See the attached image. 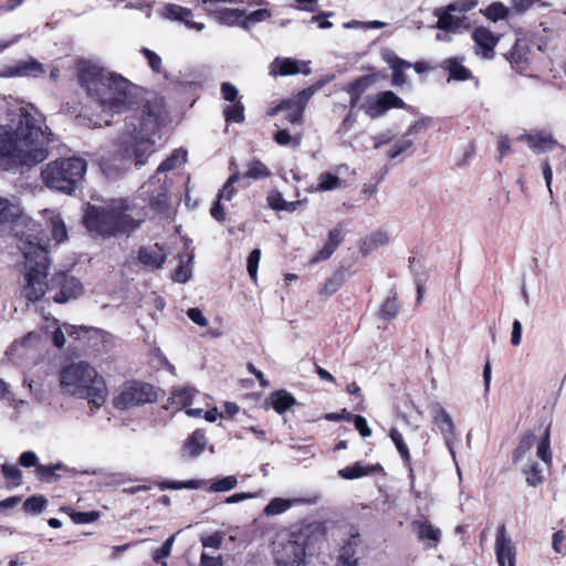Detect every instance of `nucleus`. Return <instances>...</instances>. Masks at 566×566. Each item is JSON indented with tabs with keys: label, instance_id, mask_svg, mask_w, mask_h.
Returning <instances> with one entry per match:
<instances>
[{
	"label": "nucleus",
	"instance_id": "1",
	"mask_svg": "<svg viewBox=\"0 0 566 566\" xmlns=\"http://www.w3.org/2000/svg\"><path fill=\"white\" fill-rule=\"evenodd\" d=\"M51 142L52 133L41 116L21 108L14 130L0 125V165L8 170L31 168L48 158Z\"/></svg>",
	"mask_w": 566,
	"mask_h": 566
},
{
	"label": "nucleus",
	"instance_id": "2",
	"mask_svg": "<svg viewBox=\"0 0 566 566\" xmlns=\"http://www.w3.org/2000/svg\"><path fill=\"white\" fill-rule=\"evenodd\" d=\"M165 114L164 102L160 97L147 101L143 109V118L137 127L133 120L126 124L127 133L120 137L122 154L114 158H103L101 167L107 177L114 178L133 160L137 168L146 164L147 158L155 151L151 135L160 125Z\"/></svg>",
	"mask_w": 566,
	"mask_h": 566
},
{
	"label": "nucleus",
	"instance_id": "3",
	"mask_svg": "<svg viewBox=\"0 0 566 566\" xmlns=\"http://www.w3.org/2000/svg\"><path fill=\"white\" fill-rule=\"evenodd\" d=\"M19 249L25 259L24 294L29 301H39L48 291L57 290L53 294L56 303H65L82 294L83 287L78 280L66 273H57L50 282L48 275V252L45 247L32 235L20 239Z\"/></svg>",
	"mask_w": 566,
	"mask_h": 566
},
{
	"label": "nucleus",
	"instance_id": "4",
	"mask_svg": "<svg viewBox=\"0 0 566 566\" xmlns=\"http://www.w3.org/2000/svg\"><path fill=\"white\" fill-rule=\"evenodd\" d=\"M77 70L81 85L103 112L120 114L138 104L140 88L122 75L86 60Z\"/></svg>",
	"mask_w": 566,
	"mask_h": 566
},
{
	"label": "nucleus",
	"instance_id": "5",
	"mask_svg": "<svg viewBox=\"0 0 566 566\" xmlns=\"http://www.w3.org/2000/svg\"><path fill=\"white\" fill-rule=\"evenodd\" d=\"M324 531L319 523L303 524L290 532L277 535L273 553L277 566H300L307 552L323 539Z\"/></svg>",
	"mask_w": 566,
	"mask_h": 566
},
{
	"label": "nucleus",
	"instance_id": "6",
	"mask_svg": "<svg viewBox=\"0 0 566 566\" xmlns=\"http://www.w3.org/2000/svg\"><path fill=\"white\" fill-rule=\"evenodd\" d=\"M60 386L65 394L99 407L106 401L107 389L102 376L85 361L71 363L60 371Z\"/></svg>",
	"mask_w": 566,
	"mask_h": 566
},
{
	"label": "nucleus",
	"instance_id": "7",
	"mask_svg": "<svg viewBox=\"0 0 566 566\" xmlns=\"http://www.w3.org/2000/svg\"><path fill=\"white\" fill-rule=\"evenodd\" d=\"M84 224L88 231L102 237L130 232L138 227L133 209L124 199L114 200L107 207L88 206L84 214Z\"/></svg>",
	"mask_w": 566,
	"mask_h": 566
},
{
	"label": "nucleus",
	"instance_id": "8",
	"mask_svg": "<svg viewBox=\"0 0 566 566\" xmlns=\"http://www.w3.org/2000/svg\"><path fill=\"white\" fill-rule=\"evenodd\" d=\"M86 170L87 163L82 158H60L45 165L41 177L46 187L72 193L84 179Z\"/></svg>",
	"mask_w": 566,
	"mask_h": 566
},
{
	"label": "nucleus",
	"instance_id": "9",
	"mask_svg": "<svg viewBox=\"0 0 566 566\" xmlns=\"http://www.w3.org/2000/svg\"><path fill=\"white\" fill-rule=\"evenodd\" d=\"M156 400L157 391L150 384L127 381L114 398V406L119 410H127Z\"/></svg>",
	"mask_w": 566,
	"mask_h": 566
},
{
	"label": "nucleus",
	"instance_id": "10",
	"mask_svg": "<svg viewBox=\"0 0 566 566\" xmlns=\"http://www.w3.org/2000/svg\"><path fill=\"white\" fill-rule=\"evenodd\" d=\"M207 4L206 11L212 15L219 23L224 25H240L242 28L243 12L242 9L227 8L224 3H237L235 0H201Z\"/></svg>",
	"mask_w": 566,
	"mask_h": 566
},
{
	"label": "nucleus",
	"instance_id": "11",
	"mask_svg": "<svg viewBox=\"0 0 566 566\" xmlns=\"http://www.w3.org/2000/svg\"><path fill=\"white\" fill-rule=\"evenodd\" d=\"M429 411L434 424L439 428L444 443L452 457L455 460V452L453 449V441L455 439L454 433V423L451 419V416L447 412L444 407L440 402H432L429 406Z\"/></svg>",
	"mask_w": 566,
	"mask_h": 566
},
{
	"label": "nucleus",
	"instance_id": "12",
	"mask_svg": "<svg viewBox=\"0 0 566 566\" xmlns=\"http://www.w3.org/2000/svg\"><path fill=\"white\" fill-rule=\"evenodd\" d=\"M495 556L499 566H516V548L504 525L496 531Z\"/></svg>",
	"mask_w": 566,
	"mask_h": 566
},
{
	"label": "nucleus",
	"instance_id": "13",
	"mask_svg": "<svg viewBox=\"0 0 566 566\" xmlns=\"http://www.w3.org/2000/svg\"><path fill=\"white\" fill-rule=\"evenodd\" d=\"M308 63L291 57H275L270 64L269 73L272 76H287L297 73L310 74Z\"/></svg>",
	"mask_w": 566,
	"mask_h": 566
},
{
	"label": "nucleus",
	"instance_id": "14",
	"mask_svg": "<svg viewBox=\"0 0 566 566\" xmlns=\"http://www.w3.org/2000/svg\"><path fill=\"white\" fill-rule=\"evenodd\" d=\"M405 106L403 101L398 97L394 92L386 91L381 93L374 103L368 105L366 114L371 118H377L384 115L388 109L396 107L402 108Z\"/></svg>",
	"mask_w": 566,
	"mask_h": 566
},
{
	"label": "nucleus",
	"instance_id": "15",
	"mask_svg": "<svg viewBox=\"0 0 566 566\" xmlns=\"http://www.w3.org/2000/svg\"><path fill=\"white\" fill-rule=\"evenodd\" d=\"M44 74L43 65L34 59L21 61L14 66L7 67L0 75L3 77H38Z\"/></svg>",
	"mask_w": 566,
	"mask_h": 566
},
{
	"label": "nucleus",
	"instance_id": "16",
	"mask_svg": "<svg viewBox=\"0 0 566 566\" xmlns=\"http://www.w3.org/2000/svg\"><path fill=\"white\" fill-rule=\"evenodd\" d=\"M473 40L476 45V53L485 59L493 57L494 48L499 41L488 28L479 27L473 32Z\"/></svg>",
	"mask_w": 566,
	"mask_h": 566
},
{
	"label": "nucleus",
	"instance_id": "17",
	"mask_svg": "<svg viewBox=\"0 0 566 566\" xmlns=\"http://www.w3.org/2000/svg\"><path fill=\"white\" fill-rule=\"evenodd\" d=\"M163 17L171 21L184 22L189 29H195L197 31H202L205 29V24L202 22H195L190 19L192 17L190 9L178 4H167L163 10Z\"/></svg>",
	"mask_w": 566,
	"mask_h": 566
},
{
	"label": "nucleus",
	"instance_id": "18",
	"mask_svg": "<svg viewBox=\"0 0 566 566\" xmlns=\"http://www.w3.org/2000/svg\"><path fill=\"white\" fill-rule=\"evenodd\" d=\"M459 9V4L451 3L444 11L437 9L434 14L438 17L437 28L440 30L455 32L463 23V19L453 14Z\"/></svg>",
	"mask_w": 566,
	"mask_h": 566
},
{
	"label": "nucleus",
	"instance_id": "19",
	"mask_svg": "<svg viewBox=\"0 0 566 566\" xmlns=\"http://www.w3.org/2000/svg\"><path fill=\"white\" fill-rule=\"evenodd\" d=\"M518 139L525 142L528 147L536 154L552 150L556 145V142L553 139V137L544 133L535 135H521Z\"/></svg>",
	"mask_w": 566,
	"mask_h": 566
},
{
	"label": "nucleus",
	"instance_id": "20",
	"mask_svg": "<svg viewBox=\"0 0 566 566\" xmlns=\"http://www.w3.org/2000/svg\"><path fill=\"white\" fill-rule=\"evenodd\" d=\"M138 259L147 266L160 268L166 260V255L159 244H154L153 247L140 248Z\"/></svg>",
	"mask_w": 566,
	"mask_h": 566
},
{
	"label": "nucleus",
	"instance_id": "21",
	"mask_svg": "<svg viewBox=\"0 0 566 566\" xmlns=\"http://www.w3.org/2000/svg\"><path fill=\"white\" fill-rule=\"evenodd\" d=\"M201 397L200 392L190 386L174 388L171 392V402L180 408L190 407L195 400Z\"/></svg>",
	"mask_w": 566,
	"mask_h": 566
},
{
	"label": "nucleus",
	"instance_id": "22",
	"mask_svg": "<svg viewBox=\"0 0 566 566\" xmlns=\"http://www.w3.org/2000/svg\"><path fill=\"white\" fill-rule=\"evenodd\" d=\"M21 212L17 202L0 197V224L11 226L21 216Z\"/></svg>",
	"mask_w": 566,
	"mask_h": 566
},
{
	"label": "nucleus",
	"instance_id": "23",
	"mask_svg": "<svg viewBox=\"0 0 566 566\" xmlns=\"http://www.w3.org/2000/svg\"><path fill=\"white\" fill-rule=\"evenodd\" d=\"M441 67L449 73L448 81H465L471 77V72L462 65V62L455 57L447 59Z\"/></svg>",
	"mask_w": 566,
	"mask_h": 566
},
{
	"label": "nucleus",
	"instance_id": "24",
	"mask_svg": "<svg viewBox=\"0 0 566 566\" xmlns=\"http://www.w3.org/2000/svg\"><path fill=\"white\" fill-rule=\"evenodd\" d=\"M412 528L417 532L419 539L431 541L434 545L441 538L440 528L433 526L429 521H413Z\"/></svg>",
	"mask_w": 566,
	"mask_h": 566
},
{
	"label": "nucleus",
	"instance_id": "25",
	"mask_svg": "<svg viewBox=\"0 0 566 566\" xmlns=\"http://www.w3.org/2000/svg\"><path fill=\"white\" fill-rule=\"evenodd\" d=\"M284 112V118L291 124H301L303 122V113L301 107H295L294 105H285V99H283L279 105L271 108L268 114L270 116H275L279 113Z\"/></svg>",
	"mask_w": 566,
	"mask_h": 566
},
{
	"label": "nucleus",
	"instance_id": "26",
	"mask_svg": "<svg viewBox=\"0 0 566 566\" xmlns=\"http://www.w3.org/2000/svg\"><path fill=\"white\" fill-rule=\"evenodd\" d=\"M206 444L207 440L205 433L201 430H196L186 440L184 452L191 458L198 457L205 450Z\"/></svg>",
	"mask_w": 566,
	"mask_h": 566
},
{
	"label": "nucleus",
	"instance_id": "27",
	"mask_svg": "<svg viewBox=\"0 0 566 566\" xmlns=\"http://www.w3.org/2000/svg\"><path fill=\"white\" fill-rule=\"evenodd\" d=\"M387 61L392 69V84L396 86L403 85L407 81L405 71L410 69L412 64L396 55H390Z\"/></svg>",
	"mask_w": 566,
	"mask_h": 566
},
{
	"label": "nucleus",
	"instance_id": "28",
	"mask_svg": "<svg viewBox=\"0 0 566 566\" xmlns=\"http://www.w3.org/2000/svg\"><path fill=\"white\" fill-rule=\"evenodd\" d=\"M380 469H381V467L379 464L361 465L359 462H356L352 467H346L344 469H340L338 471V475L345 480H354V479H358V478L368 475L369 473L380 470Z\"/></svg>",
	"mask_w": 566,
	"mask_h": 566
},
{
	"label": "nucleus",
	"instance_id": "29",
	"mask_svg": "<svg viewBox=\"0 0 566 566\" xmlns=\"http://www.w3.org/2000/svg\"><path fill=\"white\" fill-rule=\"evenodd\" d=\"M359 543L358 534H353L352 538L340 548L339 558L343 562V566H357V559L355 558L356 547Z\"/></svg>",
	"mask_w": 566,
	"mask_h": 566
},
{
	"label": "nucleus",
	"instance_id": "30",
	"mask_svg": "<svg viewBox=\"0 0 566 566\" xmlns=\"http://www.w3.org/2000/svg\"><path fill=\"white\" fill-rule=\"evenodd\" d=\"M295 402V398L284 390L276 391L270 397V403L277 413H283Z\"/></svg>",
	"mask_w": 566,
	"mask_h": 566
},
{
	"label": "nucleus",
	"instance_id": "31",
	"mask_svg": "<svg viewBox=\"0 0 566 566\" xmlns=\"http://www.w3.org/2000/svg\"><path fill=\"white\" fill-rule=\"evenodd\" d=\"M389 242V237L386 232L378 231L370 237L366 238L360 245V251L364 255L369 254L375 249L382 247Z\"/></svg>",
	"mask_w": 566,
	"mask_h": 566
},
{
	"label": "nucleus",
	"instance_id": "32",
	"mask_svg": "<svg viewBox=\"0 0 566 566\" xmlns=\"http://www.w3.org/2000/svg\"><path fill=\"white\" fill-rule=\"evenodd\" d=\"M301 500H289L282 497L272 499L269 504L264 509V514L266 515H277L290 510L295 503H300Z\"/></svg>",
	"mask_w": 566,
	"mask_h": 566
},
{
	"label": "nucleus",
	"instance_id": "33",
	"mask_svg": "<svg viewBox=\"0 0 566 566\" xmlns=\"http://www.w3.org/2000/svg\"><path fill=\"white\" fill-rule=\"evenodd\" d=\"M64 469V465L61 463H56L53 465H43L39 464L36 465L35 473L36 478L40 481L52 483L60 479V475L57 474V471Z\"/></svg>",
	"mask_w": 566,
	"mask_h": 566
},
{
	"label": "nucleus",
	"instance_id": "34",
	"mask_svg": "<svg viewBox=\"0 0 566 566\" xmlns=\"http://www.w3.org/2000/svg\"><path fill=\"white\" fill-rule=\"evenodd\" d=\"M272 17V12L269 9H258L249 14L243 12L242 28L250 30L256 23L263 22Z\"/></svg>",
	"mask_w": 566,
	"mask_h": 566
},
{
	"label": "nucleus",
	"instance_id": "35",
	"mask_svg": "<svg viewBox=\"0 0 566 566\" xmlns=\"http://www.w3.org/2000/svg\"><path fill=\"white\" fill-rule=\"evenodd\" d=\"M271 175L269 168L260 160H251L247 165V170L242 175L245 178L263 179Z\"/></svg>",
	"mask_w": 566,
	"mask_h": 566
},
{
	"label": "nucleus",
	"instance_id": "36",
	"mask_svg": "<svg viewBox=\"0 0 566 566\" xmlns=\"http://www.w3.org/2000/svg\"><path fill=\"white\" fill-rule=\"evenodd\" d=\"M187 153L185 150H175L170 157L165 159L159 167L157 168V172H167L175 169L178 164L186 161Z\"/></svg>",
	"mask_w": 566,
	"mask_h": 566
},
{
	"label": "nucleus",
	"instance_id": "37",
	"mask_svg": "<svg viewBox=\"0 0 566 566\" xmlns=\"http://www.w3.org/2000/svg\"><path fill=\"white\" fill-rule=\"evenodd\" d=\"M536 437L533 433H526L520 440L513 452V461L518 462L534 446Z\"/></svg>",
	"mask_w": 566,
	"mask_h": 566
},
{
	"label": "nucleus",
	"instance_id": "38",
	"mask_svg": "<svg viewBox=\"0 0 566 566\" xmlns=\"http://www.w3.org/2000/svg\"><path fill=\"white\" fill-rule=\"evenodd\" d=\"M316 90H317L316 86L307 87V88L298 92L292 98L285 99V105L290 104V105H294L295 107H301V111L304 112L308 99L314 95Z\"/></svg>",
	"mask_w": 566,
	"mask_h": 566
},
{
	"label": "nucleus",
	"instance_id": "39",
	"mask_svg": "<svg viewBox=\"0 0 566 566\" xmlns=\"http://www.w3.org/2000/svg\"><path fill=\"white\" fill-rule=\"evenodd\" d=\"M390 439L392 440V442L395 443L400 457L402 458L403 462L406 464H409L410 463V460H411V457H410V452H409V449L403 440V437L402 434L396 429V428H392L390 430Z\"/></svg>",
	"mask_w": 566,
	"mask_h": 566
},
{
	"label": "nucleus",
	"instance_id": "40",
	"mask_svg": "<svg viewBox=\"0 0 566 566\" xmlns=\"http://www.w3.org/2000/svg\"><path fill=\"white\" fill-rule=\"evenodd\" d=\"M203 484V481L201 480H189L187 482H177V481H163L158 482L157 486L160 490H181V489H190V490H197L201 488Z\"/></svg>",
	"mask_w": 566,
	"mask_h": 566
},
{
	"label": "nucleus",
	"instance_id": "41",
	"mask_svg": "<svg viewBox=\"0 0 566 566\" xmlns=\"http://www.w3.org/2000/svg\"><path fill=\"white\" fill-rule=\"evenodd\" d=\"M398 312L399 304L397 302L396 295H394L384 301L379 310V316L382 319L390 321L397 316Z\"/></svg>",
	"mask_w": 566,
	"mask_h": 566
},
{
	"label": "nucleus",
	"instance_id": "42",
	"mask_svg": "<svg viewBox=\"0 0 566 566\" xmlns=\"http://www.w3.org/2000/svg\"><path fill=\"white\" fill-rule=\"evenodd\" d=\"M228 123H242L244 120V106L241 102H235L223 109Z\"/></svg>",
	"mask_w": 566,
	"mask_h": 566
},
{
	"label": "nucleus",
	"instance_id": "43",
	"mask_svg": "<svg viewBox=\"0 0 566 566\" xmlns=\"http://www.w3.org/2000/svg\"><path fill=\"white\" fill-rule=\"evenodd\" d=\"M52 238L57 242H64L67 239L65 224L60 216H52L50 220Z\"/></svg>",
	"mask_w": 566,
	"mask_h": 566
},
{
	"label": "nucleus",
	"instance_id": "44",
	"mask_svg": "<svg viewBox=\"0 0 566 566\" xmlns=\"http://www.w3.org/2000/svg\"><path fill=\"white\" fill-rule=\"evenodd\" d=\"M238 484V479L234 475H228L212 481L209 490L211 492H228L234 489Z\"/></svg>",
	"mask_w": 566,
	"mask_h": 566
},
{
	"label": "nucleus",
	"instance_id": "45",
	"mask_svg": "<svg viewBox=\"0 0 566 566\" xmlns=\"http://www.w3.org/2000/svg\"><path fill=\"white\" fill-rule=\"evenodd\" d=\"M373 75L360 76L355 82L350 83L345 90L346 92H354L355 96H360L373 83H375Z\"/></svg>",
	"mask_w": 566,
	"mask_h": 566
},
{
	"label": "nucleus",
	"instance_id": "46",
	"mask_svg": "<svg viewBox=\"0 0 566 566\" xmlns=\"http://www.w3.org/2000/svg\"><path fill=\"white\" fill-rule=\"evenodd\" d=\"M175 539L176 535H171L169 538L166 539L161 547L157 548L154 552L153 559L156 563H160L163 566L167 565V563L164 559L170 556Z\"/></svg>",
	"mask_w": 566,
	"mask_h": 566
},
{
	"label": "nucleus",
	"instance_id": "47",
	"mask_svg": "<svg viewBox=\"0 0 566 566\" xmlns=\"http://www.w3.org/2000/svg\"><path fill=\"white\" fill-rule=\"evenodd\" d=\"M46 503L48 500L42 495L31 496L23 503V509L27 513L39 514L44 510Z\"/></svg>",
	"mask_w": 566,
	"mask_h": 566
},
{
	"label": "nucleus",
	"instance_id": "48",
	"mask_svg": "<svg viewBox=\"0 0 566 566\" xmlns=\"http://www.w3.org/2000/svg\"><path fill=\"white\" fill-rule=\"evenodd\" d=\"M524 474L526 478V483L531 486H536L543 481L542 470L535 462H531L524 468Z\"/></svg>",
	"mask_w": 566,
	"mask_h": 566
},
{
	"label": "nucleus",
	"instance_id": "49",
	"mask_svg": "<svg viewBox=\"0 0 566 566\" xmlns=\"http://www.w3.org/2000/svg\"><path fill=\"white\" fill-rule=\"evenodd\" d=\"M507 12L509 9L503 3L493 2L485 9L484 15L492 21H497L506 18Z\"/></svg>",
	"mask_w": 566,
	"mask_h": 566
},
{
	"label": "nucleus",
	"instance_id": "50",
	"mask_svg": "<svg viewBox=\"0 0 566 566\" xmlns=\"http://www.w3.org/2000/svg\"><path fill=\"white\" fill-rule=\"evenodd\" d=\"M241 177L242 176L239 172L232 174L220 190L218 199L227 201L231 200L235 192L233 184L237 182Z\"/></svg>",
	"mask_w": 566,
	"mask_h": 566
},
{
	"label": "nucleus",
	"instance_id": "51",
	"mask_svg": "<svg viewBox=\"0 0 566 566\" xmlns=\"http://www.w3.org/2000/svg\"><path fill=\"white\" fill-rule=\"evenodd\" d=\"M536 454L546 464H549L552 462V454H551V450H549V430L548 429H546L544 437L542 438L541 442L537 446Z\"/></svg>",
	"mask_w": 566,
	"mask_h": 566
},
{
	"label": "nucleus",
	"instance_id": "52",
	"mask_svg": "<svg viewBox=\"0 0 566 566\" xmlns=\"http://www.w3.org/2000/svg\"><path fill=\"white\" fill-rule=\"evenodd\" d=\"M342 180L329 172H324L318 177V188L324 191L334 190L338 188Z\"/></svg>",
	"mask_w": 566,
	"mask_h": 566
},
{
	"label": "nucleus",
	"instance_id": "53",
	"mask_svg": "<svg viewBox=\"0 0 566 566\" xmlns=\"http://www.w3.org/2000/svg\"><path fill=\"white\" fill-rule=\"evenodd\" d=\"M260 259H261V251L259 249L252 250V252L248 256L247 270H248V273L253 282H255L256 277H258V268H259Z\"/></svg>",
	"mask_w": 566,
	"mask_h": 566
},
{
	"label": "nucleus",
	"instance_id": "54",
	"mask_svg": "<svg viewBox=\"0 0 566 566\" xmlns=\"http://www.w3.org/2000/svg\"><path fill=\"white\" fill-rule=\"evenodd\" d=\"M1 471L7 480H10L14 485H20L22 481V472L15 465L3 464Z\"/></svg>",
	"mask_w": 566,
	"mask_h": 566
},
{
	"label": "nucleus",
	"instance_id": "55",
	"mask_svg": "<svg viewBox=\"0 0 566 566\" xmlns=\"http://www.w3.org/2000/svg\"><path fill=\"white\" fill-rule=\"evenodd\" d=\"M70 516L76 524H88L95 522L99 517V513L95 511L91 512H71Z\"/></svg>",
	"mask_w": 566,
	"mask_h": 566
},
{
	"label": "nucleus",
	"instance_id": "56",
	"mask_svg": "<svg viewBox=\"0 0 566 566\" xmlns=\"http://www.w3.org/2000/svg\"><path fill=\"white\" fill-rule=\"evenodd\" d=\"M356 430L360 433L361 437L367 438L371 436V429L369 428L367 420L363 416H353L352 418Z\"/></svg>",
	"mask_w": 566,
	"mask_h": 566
},
{
	"label": "nucleus",
	"instance_id": "57",
	"mask_svg": "<svg viewBox=\"0 0 566 566\" xmlns=\"http://www.w3.org/2000/svg\"><path fill=\"white\" fill-rule=\"evenodd\" d=\"M143 53L145 55V57L147 59L148 61V65L150 66V69L155 72V73H159L160 72V69H161V59L160 56L148 50V49H143Z\"/></svg>",
	"mask_w": 566,
	"mask_h": 566
},
{
	"label": "nucleus",
	"instance_id": "58",
	"mask_svg": "<svg viewBox=\"0 0 566 566\" xmlns=\"http://www.w3.org/2000/svg\"><path fill=\"white\" fill-rule=\"evenodd\" d=\"M238 94H239V91L233 84H231L229 82H223L221 84V95L226 101L235 102Z\"/></svg>",
	"mask_w": 566,
	"mask_h": 566
},
{
	"label": "nucleus",
	"instance_id": "59",
	"mask_svg": "<svg viewBox=\"0 0 566 566\" xmlns=\"http://www.w3.org/2000/svg\"><path fill=\"white\" fill-rule=\"evenodd\" d=\"M187 315L188 317L197 325L201 326V327H205L208 325V321L207 318L205 317L203 313L201 310L197 308V307H192V308H189L187 311Z\"/></svg>",
	"mask_w": 566,
	"mask_h": 566
},
{
	"label": "nucleus",
	"instance_id": "60",
	"mask_svg": "<svg viewBox=\"0 0 566 566\" xmlns=\"http://www.w3.org/2000/svg\"><path fill=\"white\" fill-rule=\"evenodd\" d=\"M19 464L24 468L39 465L38 455L33 451H24L19 458Z\"/></svg>",
	"mask_w": 566,
	"mask_h": 566
},
{
	"label": "nucleus",
	"instance_id": "61",
	"mask_svg": "<svg viewBox=\"0 0 566 566\" xmlns=\"http://www.w3.org/2000/svg\"><path fill=\"white\" fill-rule=\"evenodd\" d=\"M268 205L273 209L281 211L282 206L285 203L283 196L280 192L273 191L266 198Z\"/></svg>",
	"mask_w": 566,
	"mask_h": 566
},
{
	"label": "nucleus",
	"instance_id": "62",
	"mask_svg": "<svg viewBox=\"0 0 566 566\" xmlns=\"http://www.w3.org/2000/svg\"><path fill=\"white\" fill-rule=\"evenodd\" d=\"M203 547L219 548L222 543V536L219 533H214L201 538Z\"/></svg>",
	"mask_w": 566,
	"mask_h": 566
},
{
	"label": "nucleus",
	"instance_id": "63",
	"mask_svg": "<svg viewBox=\"0 0 566 566\" xmlns=\"http://www.w3.org/2000/svg\"><path fill=\"white\" fill-rule=\"evenodd\" d=\"M335 249L328 245L327 243L312 258L313 263H317L324 260H327L332 256Z\"/></svg>",
	"mask_w": 566,
	"mask_h": 566
},
{
	"label": "nucleus",
	"instance_id": "64",
	"mask_svg": "<svg viewBox=\"0 0 566 566\" xmlns=\"http://www.w3.org/2000/svg\"><path fill=\"white\" fill-rule=\"evenodd\" d=\"M200 566H223L221 556H209L207 553H202L200 556Z\"/></svg>",
	"mask_w": 566,
	"mask_h": 566
}]
</instances>
